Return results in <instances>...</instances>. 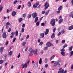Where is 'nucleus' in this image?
<instances>
[{
  "mask_svg": "<svg viewBox=\"0 0 73 73\" xmlns=\"http://www.w3.org/2000/svg\"><path fill=\"white\" fill-rule=\"evenodd\" d=\"M20 8H21V6L20 5H19L17 8L18 9H20Z\"/></svg>",
  "mask_w": 73,
  "mask_h": 73,
  "instance_id": "obj_54",
  "label": "nucleus"
},
{
  "mask_svg": "<svg viewBox=\"0 0 73 73\" xmlns=\"http://www.w3.org/2000/svg\"><path fill=\"white\" fill-rule=\"evenodd\" d=\"M32 17L33 19H35L37 17V13L36 12L33 13L32 15Z\"/></svg>",
  "mask_w": 73,
  "mask_h": 73,
  "instance_id": "obj_5",
  "label": "nucleus"
},
{
  "mask_svg": "<svg viewBox=\"0 0 73 73\" xmlns=\"http://www.w3.org/2000/svg\"><path fill=\"white\" fill-rule=\"evenodd\" d=\"M65 40H62V43H65Z\"/></svg>",
  "mask_w": 73,
  "mask_h": 73,
  "instance_id": "obj_48",
  "label": "nucleus"
},
{
  "mask_svg": "<svg viewBox=\"0 0 73 73\" xmlns=\"http://www.w3.org/2000/svg\"><path fill=\"white\" fill-rule=\"evenodd\" d=\"M40 41H41L40 39L39 38H38V42H40Z\"/></svg>",
  "mask_w": 73,
  "mask_h": 73,
  "instance_id": "obj_51",
  "label": "nucleus"
},
{
  "mask_svg": "<svg viewBox=\"0 0 73 73\" xmlns=\"http://www.w3.org/2000/svg\"><path fill=\"white\" fill-rule=\"evenodd\" d=\"M36 26H38L39 25V24H40V21L38 22H37L36 23Z\"/></svg>",
  "mask_w": 73,
  "mask_h": 73,
  "instance_id": "obj_36",
  "label": "nucleus"
},
{
  "mask_svg": "<svg viewBox=\"0 0 73 73\" xmlns=\"http://www.w3.org/2000/svg\"><path fill=\"white\" fill-rule=\"evenodd\" d=\"M25 27V24L24 23L23 25H22V27L23 28H24Z\"/></svg>",
  "mask_w": 73,
  "mask_h": 73,
  "instance_id": "obj_59",
  "label": "nucleus"
},
{
  "mask_svg": "<svg viewBox=\"0 0 73 73\" xmlns=\"http://www.w3.org/2000/svg\"><path fill=\"white\" fill-rule=\"evenodd\" d=\"M2 36L4 38H6V37H7V34H6V33H3L2 35Z\"/></svg>",
  "mask_w": 73,
  "mask_h": 73,
  "instance_id": "obj_8",
  "label": "nucleus"
},
{
  "mask_svg": "<svg viewBox=\"0 0 73 73\" xmlns=\"http://www.w3.org/2000/svg\"><path fill=\"white\" fill-rule=\"evenodd\" d=\"M25 44H26V42H23L22 43V46H24L25 45Z\"/></svg>",
  "mask_w": 73,
  "mask_h": 73,
  "instance_id": "obj_29",
  "label": "nucleus"
},
{
  "mask_svg": "<svg viewBox=\"0 0 73 73\" xmlns=\"http://www.w3.org/2000/svg\"><path fill=\"white\" fill-rule=\"evenodd\" d=\"M34 52V54H36V55H37L38 54H37V52Z\"/></svg>",
  "mask_w": 73,
  "mask_h": 73,
  "instance_id": "obj_64",
  "label": "nucleus"
},
{
  "mask_svg": "<svg viewBox=\"0 0 73 73\" xmlns=\"http://www.w3.org/2000/svg\"><path fill=\"white\" fill-rule=\"evenodd\" d=\"M70 57H71L72 55L73 54V51H72L70 52Z\"/></svg>",
  "mask_w": 73,
  "mask_h": 73,
  "instance_id": "obj_41",
  "label": "nucleus"
},
{
  "mask_svg": "<svg viewBox=\"0 0 73 73\" xmlns=\"http://www.w3.org/2000/svg\"><path fill=\"white\" fill-rule=\"evenodd\" d=\"M40 53H41V54H43V53H44V51L42 50L41 51H40Z\"/></svg>",
  "mask_w": 73,
  "mask_h": 73,
  "instance_id": "obj_61",
  "label": "nucleus"
},
{
  "mask_svg": "<svg viewBox=\"0 0 73 73\" xmlns=\"http://www.w3.org/2000/svg\"><path fill=\"white\" fill-rule=\"evenodd\" d=\"M8 40H7L6 42L5 43V44L6 45H8Z\"/></svg>",
  "mask_w": 73,
  "mask_h": 73,
  "instance_id": "obj_47",
  "label": "nucleus"
},
{
  "mask_svg": "<svg viewBox=\"0 0 73 73\" xmlns=\"http://www.w3.org/2000/svg\"><path fill=\"white\" fill-rule=\"evenodd\" d=\"M48 49V47H45L44 48V50H47Z\"/></svg>",
  "mask_w": 73,
  "mask_h": 73,
  "instance_id": "obj_43",
  "label": "nucleus"
},
{
  "mask_svg": "<svg viewBox=\"0 0 73 73\" xmlns=\"http://www.w3.org/2000/svg\"><path fill=\"white\" fill-rule=\"evenodd\" d=\"M41 26H42L43 27H45V25L44 23H41Z\"/></svg>",
  "mask_w": 73,
  "mask_h": 73,
  "instance_id": "obj_39",
  "label": "nucleus"
},
{
  "mask_svg": "<svg viewBox=\"0 0 73 73\" xmlns=\"http://www.w3.org/2000/svg\"><path fill=\"white\" fill-rule=\"evenodd\" d=\"M48 65L47 64H45V67L46 68L47 67H48Z\"/></svg>",
  "mask_w": 73,
  "mask_h": 73,
  "instance_id": "obj_60",
  "label": "nucleus"
},
{
  "mask_svg": "<svg viewBox=\"0 0 73 73\" xmlns=\"http://www.w3.org/2000/svg\"><path fill=\"white\" fill-rule=\"evenodd\" d=\"M4 57H5V58H7V55L6 54H5L4 55Z\"/></svg>",
  "mask_w": 73,
  "mask_h": 73,
  "instance_id": "obj_56",
  "label": "nucleus"
},
{
  "mask_svg": "<svg viewBox=\"0 0 73 73\" xmlns=\"http://www.w3.org/2000/svg\"><path fill=\"white\" fill-rule=\"evenodd\" d=\"M20 53L17 56L18 58H20Z\"/></svg>",
  "mask_w": 73,
  "mask_h": 73,
  "instance_id": "obj_63",
  "label": "nucleus"
},
{
  "mask_svg": "<svg viewBox=\"0 0 73 73\" xmlns=\"http://www.w3.org/2000/svg\"><path fill=\"white\" fill-rule=\"evenodd\" d=\"M60 53L63 56H65V52H61Z\"/></svg>",
  "mask_w": 73,
  "mask_h": 73,
  "instance_id": "obj_15",
  "label": "nucleus"
},
{
  "mask_svg": "<svg viewBox=\"0 0 73 73\" xmlns=\"http://www.w3.org/2000/svg\"><path fill=\"white\" fill-rule=\"evenodd\" d=\"M38 5H39V2L36 3V4L33 5V8H37Z\"/></svg>",
  "mask_w": 73,
  "mask_h": 73,
  "instance_id": "obj_6",
  "label": "nucleus"
},
{
  "mask_svg": "<svg viewBox=\"0 0 73 73\" xmlns=\"http://www.w3.org/2000/svg\"><path fill=\"white\" fill-rule=\"evenodd\" d=\"M56 27H55L54 29H53V33H54V32H55V31H56Z\"/></svg>",
  "mask_w": 73,
  "mask_h": 73,
  "instance_id": "obj_50",
  "label": "nucleus"
},
{
  "mask_svg": "<svg viewBox=\"0 0 73 73\" xmlns=\"http://www.w3.org/2000/svg\"><path fill=\"white\" fill-rule=\"evenodd\" d=\"M16 15V12L15 11H13L12 13V16L13 17Z\"/></svg>",
  "mask_w": 73,
  "mask_h": 73,
  "instance_id": "obj_16",
  "label": "nucleus"
},
{
  "mask_svg": "<svg viewBox=\"0 0 73 73\" xmlns=\"http://www.w3.org/2000/svg\"><path fill=\"white\" fill-rule=\"evenodd\" d=\"M50 24L52 25V26H54L55 25V24H56L55 19H51L50 22Z\"/></svg>",
  "mask_w": 73,
  "mask_h": 73,
  "instance_id": "obj_1",
  "label": "nucleus"
},
{
  "mask_svg": "<svg viewBox=\"0 0 73 73\" xmlns=\"http://www.w3.org/2000/svg\"><path fill=\"white\" fill-rule=\"evenodd\" d=\"M32 16V15H29L28 17H27V18L28 19H30L31 17Z\"/></svg>",
  "mask_w": 73,
  "mask_h": 73,
  "instance_id": "obj_44",
  "label": "nucleus"
},
{
  "mask_svg": "<svg viewBox=\"0 0 73 73\" xmlns=\"http://www.w3.org/2000/svg\"><path fill=\"white\" fill-rule=\"evenodd\" d=\"M12 51H11L10 52H9L8 54L9 56H11V55H12Z\"/></svg>",
  "mask_w": 73,
  "mask_h": 73,
  "instance_id": "obj_27",
  "label": "nucleus"
},
{
  "mask_svg": "<svg viewBox=\"0 0 73 73\" xmlns=\"http://www.w3.org/2000/svg\"><path fill=\"white\" fill-rule=\"evenodd\" d=\"M33 55V54L32 52H30L29 54V56H32Z\"/></svg>",
  "mask_w": 73,
  "mask_h": 73,
  "instance_id": "obj_32",
  "label": "nucleus"
},
{
  "mask_svg": "<svg viewBox=\"0 0 73 73\" xmlns=\"http://www.w3.org/2000/svg\"><path fill=\"white\" fill-rule=\"evenodd\" d=\"M49 32V29H47L46 30V31L45 32V35H47V34H48Z\"/></svg>",
  "mask_w": 73,
  "mask_h": 73,
  "instance_id": "obj_11",
  "label": "nucleus"
},
{
  "mask_svg": "<svg viewBox=\"0 0 73 73\" xmlns=\"http://www.w3.org/2000/svg\"><path fill=\"white\" fill-rule=\"evenodd\" d=\"M58 65V66H60V62H58L57 63H55L54 64V66H56Z\"/></svg>",
  "mask_w": 73,
  "mask_h": 73,
  "instance_id": "obj_4",
  "label": "nucleus"
},
{
  "mask_svg": "<svg viewBox=\"0 0 73 73\" xmlns=\"http://www.w3.org/2000/svg\"><path fill=\"white\" fill-rule=\"evenodd\" d=\"M18 1L17 0H15L14 1V2H13V4L15 5L17 3V2Z\"/></svg>",
  "mask_w": 73,
  "mask_h": 73,
  "instance_id": "obj_35",
  "label": "nucleus"
},
{
  "mask_svg": "<svg viewBox=\"0 0 73 73\" xmlns=\"http://www.w3.org/2000/svg\"><path fill=\"white\" fill-rule=\"evenodd\" d=\"M47 62H48V59L46 58L45 59V61H44L45 63H47Z\"/></svg>",
  "mask_w": 73,
  "mask_h": 73,
  "instance_id": "obj_38",
  "label": "nucleus"
},
{
  "mask_svg": "<svg viewBox=\"0 0 73 73\" xmlns=\"http://www.w3.org/2000/svg\"><path fill=\"white\" fill-rule=\"evenodd\" d=\"M64 21V20L62 19H61L59 20L58 23L59 24H61L62 21Z\"/></svg>",
  "mask_w": 73,
  "mask_h": 73,
  "instance_id": "obj_14",
  "label": "nucleus"
},
{
  "mask_svg": "<svg viewBox=\"0 0 73 73\" xmlns=\"http://www.w3.org/2000/svg\"><path fill=\"white\" fill-rule=\"evenodd\" d=\"M8 25H10V23L9 22H7L6 24V28H8Z\"/></svg>",
  "mask_w": 73,
  "mask_h": 73,
  "instance_id": "obj_17",
  "label": "nucleus"
},
{
  "mask_svg": "<svg viewBox=\"0 0 73 73\" xmlns=\"http://www.w3.org/2000/svg\"><path fill=\"white\" fill-rule=\"evenodd\" d=\"M16 38H14L13 39V42H15V41H16Z\"/></svg>",
  "mask_w": 73,
  "mask_h": 73,
  "instance_id": "obj_52",
  "label": "nucleus"
},
{
  "mask_svg": "<svg viewBox=\"0 0 73 73\" xmlns=\"http://www.w3.org/2000/svg\"><path fill=\"white\" fill-rule=\"evenodd\" d=\"M18 35V31L16 30L15 32V36H17Z\"/></svg>",
  "mask_w": 73,
  "mask_h": 73,
  "instance_id": "obj_33",
  "label": "nucleus"
},
{
  "mask_svg": "<svg viewBox=\"0 0 73 73\" xmlns=\"http://www.w3.org/2000/svg\"><path fill=\"white\" fill-rule=\"evenodd\" d=\"M62 8V6H61L58 7V10L59 11H60V10H61Z\"/></svg>",
  "mask_w": 73,
  "mask_h": 73,
  "instance_id": "obj_24",
  "label": "nucleus"
},
{
  "mask_svg": "<svg viewBox=\"0 0 73 73\" xmlns=\"http://www.w3.org/2000/svg\"><path fill=\"white\" fill-rule=\"evenodd\" d=\"M19 23H21L23 21V18H20L19 19Z\"/></svg>",
  "mask_w": 73,
  "mask_h": 73,
  "instance_id": "obj_22",
  "label": "nucleus"
},
{
  "mask_svg": "<svg viewBox=\"0 0 73 73\" xmlns=\"http://www.w3.org/2000/svg\"><path fill=\"white\" fill-rule=\"evenodd\" d=\"M11 34V35H13V36H14L15 35V33L14 32H12Z\"/></svg>",
  "mask_w": 73,
  "mask_h": 73,
  "instance_id": "obj_42",
  "label": "nucleus"
},
{
  "mask_svg": "<svg viewBox=\"0 0 73 73\" xmlns=\"http://www.w3.org/2000/svg\"><path fill=\"white\" fill-rule=\"evenodd\" d=\"M11 31V28L9 29L8 30V32H10Z\"/></svg>",
  "mask_w": 73,
  "mask_h": 73,
  "instance_id": "obj_55",
  "label": "nucleus"
},
{
  "mask_svg": "<svg viewBox=\"0 0 73 73\" xmlns=\"http://www.w3.org/2000/svg\"><path fill=\"white\" fill-rule=\"evenodd\" d=\"M73 29V25L70 26L68 28V30H72Z\"/></svg>",
  "mask_w": 73,
  "mask_h": 73,
  "instance_id": "obj_18",
  "label": "nucleus"
},
{
  "mask_svg": "<svg viewBox=\"0 0 73 73\" xmlns=\"http://www.w3.org/2000/svg\"><path fill=\"white\" fill-rule=\"evenodd\" d=\"M40 36H41L40 37V38H41L42 37V38H44V33H40Z\"/></svg>",
  "mask_w": 73,
  "mask_h": 73,
  "instance_id": "obj_10",
  "label": "nucleus"
},
{
  "mask_svg": "<svg viewBox=\"0 0 73 73\" xmlns=\"http://www.w3.org/2000/svg\"><path fill=\"white\" fill-rule=\"evenodd\" d=\"M24 32V29L22 28L21 31V33H23Z\"/></svg>",
  "mask_w": 73,
  "mask_h": 73,
  "instance_id": "obj_34",
  "label": "nucleus"
},
{
  "mask_svg": "<svg viewBox=\"0 0 73 73\" xmlns=\"http://www.w3.org/2000/svg\"><path fill=\"white\" fill-rule=\"evenodd\" d=\"M66 46H68V44H65L63 46L64 48H66Z\"/></svg>",
  "mask_w": 73,
  "mask_h": 73,
  "instance_id": "obj_40",
  "label": "nucleus"
},
{
  "mask_svg": "<svg viewBox=\"0 0 73 73\" xmlns=\"http://www.w3.org/2000/svg\"><path fill=\"white\" fill-rule=\"evenodd\" d=\"M41 6V5H39L38 6V7H37V8H38L39 9H40V8Z\"/></svg>",
  "mask_w": 73,
  "mask_h": 73,
  "instance_id": "obj_57",
  "label": "nucleus"
},
{
  "mask_svg": "<svg viewBox=\"0 0 73 73\" xmlns=\"http://www.w3.org/2000/svg\"><path fill=\"white\" fill-rule=\"evenodd\" d=\"M64 69H62V68H60L59 70V71L58 72V73H66V72H67V71L66 70L64 72Z\"/></svg>",
  "mask_w": 73,
  "mask_h": 73,
  "instance_id": "obj_2",
  "label": "nucleus"
},
{
  "mask_svg": "<svg viewBox=\"0 0 73 73\" xmlns=\"http://www.w3.org/2000/svg\"><path fill=\"white\" fill-rule=\"evenodd\" d=\"M72 49H73V46H72L70 47L69 48V50L70 51H72Z\"/></svg>",
  "mask_w": 73,
  "mask_h": 73,
  "instance_id": "obj_19",
  "label": "nucleus"
},
{
  "mask_svg": "<svg viewBox=\"0 0 73 73\" xmlns=\"http://www.w3.org/2000/svg\"><path fill=\"white\" fill-rule=\"evenodd\" d=\"M61 32H59L58 33V36H60V35H61Z\"/></svg>",
  "mask_w": 73,
  "mask_h": 73,
  "instance_id": "obj_58",
  "label": "nucleus"
},
{
  "mask_svg": "<svg viewBox=\"0 0 73 73\" xmlns=\"http://www.w3.org/2000/svg\"><path fill=\"white\" fill-rule=\"evenodd\" d=\"M49 11H50V10H48V11H47L45 13V15H48L49 14Z\"/></svg>",
  "mask_w": 73,
  "mask_h": 73,
  "instance_id": "obj_23",
  "label": "nucleus"
},
{
  "mask_svg": "<svg viewBox=\"0 0 73 73\" xmlns=\"http://www.w3.org/2000/svg\"><path fill=\"white\" fill-rule=\"evenodd\" d=\"M29 51L31 52H35V51L34 50L32 49V48H31L29 49Z\"/></svg>",
  "mask_w": 73,
  "mask_h": 73,
  "instance_id": "obj_13",
  "label": "nucleus"
},
{
  "mask_svg": "<svg viewBox=\"0 0 73 73\" xmlns=\"http://www.w3.org/2000/svg\"><path fill=\"white\" fill-rule=\"evenodd\" d=\"M65 30L63 29L61 31V32L63 34V33H65Z\"/></svg>",
  "mask_w": 73,
  "mask_h": 73,
  "instance_id": "obj_28",
  "label": "nucleus"
},
{
  "mask_svg": "<svg viewBox=\"0 0 73 73\" xmlns=\"http://www.w3.org/2000/svg\"><path fill=\"white\" fill-rule=\"evenodd\" d=\"M27 63H25L24 65H25V66L26 68H27V66H28L27 65Z\"/></svg>",
  "mask_w": 73,
  "mask_h": 73,
  "instance_id": "obj_37",
  "label": "nucleus"
},
{
  "mask_svg": "<svg viewBox=\"0 0 73 73\" xmlns=\"http://www.w3.org/2000/svg\"><path fill=\"white\" fill-rule=\"evenodd\" d=\"M69 16L70 17H72L73 18V12H71L70 13V14L69 15Z\"/></svg>",
  "mask_w": 73,
  "mask_h": 73,
  "instance_id": "obj_12",
  "label": "nucleus"
},
{
  "mask_svg": "<svg viewBox=\"0 0 73 73\" xmlns=\"http://www.w3.org/2000/svg\"><path fill=\"white\" fill-rule=\"evenodd\" d=\"M29 35H28L26 37L27 39H28V38H29Z\"/></svg>",
  "mask_w": 73,
  "mask_h": 73,
  "instance_id": "obj_62",
  "label": "nucleus"
},
{
  "mask_svg": "<svg viewBox=\"0 0 73 73\" xmlns=\"http://www.w3.org/2000/svg\"><path fill=\"white\" fill-rule=\"evenodd\" d=\"M42 62V59H41V58H40L39 62V63L40 64H41Z\"/></svg>",
  "mask_w": 73,
  "mask_h": 73,
  "instance_id": "obj_26",
  "label": "nucleus"
},
{
  "mask_svg": "<svg viewBox=\"0 0 73 73\" xmlns=\"http://www.w3.org/2000/svg\"><path fill=\"white\" fill-rule=\"evenodd\" d=\"M61 52H64V51H65V49H64V48H63L61 49Z\"/></svg>",
  "mask_w": 73,
  "mask_h": 73,
  "instance_id": "obj_49",
  "label": "nucleus"
},
{
  "mask_svg": "<svg viewBox=\"0 0 73 73\" xmlns=\"http://www.w3.org/2000/svg\"><path fill=\"white\" fill-rule=\"evenodd\" d=\"M47 4H48V2H46V3L44 5V6H45V7L44 8V9L45 10H46L47 8H48V7H49V4L47 5ZM46 5H47V6H46Z\"/></svg>",
  "mask_w": 73,
  "mask_h": 73,
  "instance_id": "obj_3",
  "label": "nucleus"
},
{
  "mask_svg": "<svg viewBox=\"0 0 73 73\" xmlns=\"http://www.w3.org/2000/svg\"><path fill=\"white\" fill-rule=\"evenodd\" d=\"M28 7H31V2H28Z\"/></svg>",
  "mask_w": 73,
  "mask_h": 73,
  "instance_id": "obj_25",
  "label": "nucleus"
},
{
  "mask_svg": "<svg viewBox=\"0 0 73 73\" xmlns=\"http://www.w3.org/2000/svg\"><path fill=\"white\" fill-rule=\"evenodd\" d=\"M38 17H37L35 18V22L36 23V22H37V21H38Z\"/></svg>",
  "mask_w": 73,
  "mask_h": 73,
  "instance_id": "obj_20",
  "label": "nucleus"
},
{
  "mask_svg": "<svg viewBox=\"0 0 73 73\" xmlns=\"http://www.w3.org/2000/svg\"><path fill=\"white\" fill-rule=\"evenodd\" d=\"M46 45L48 47H50V46H52V43L50 42H49L47 43Z\"/></svg>",
  "mask_w": 73,
  "mask_h": 73,
  "instance_id": "obj_7",
  "label": "nucleus"
},
{
  "mask_svg": "<svg viewBox=\"0 0 73 73\" xmlns=\"http://www.w3.org/2000/svg\"><path fill=\"white\" fill-rule=\"evenodd\" d=\"M4 49V48L3 47H1L0 49V52L1 54H3V50Z\"/></svg>",
  "mask_w": 73,
  "mask_h": 73,
  "instance_id": "obj_9",
  "label": "nucleus"
},
{
  "mask_svg": "<svg viewBox=\"0 0 73 73\" xmlns=\"http://www.w3.org/2000/svg\"><path fill=\"white\" fill-rule=\"evenodd\" d=\"M43 44V42H41L39 44V45L41 46Z\"/></svg>",
  "mask_w": 73,
  "mask_h": 73,
  "instance_id": "obj_45",
  "label": "nucleus"
},
{
  "mask_svg": "<svg viewBox=\"0 0 73 73\" xmlns=\"http://www.w3.org/2000/svg\"><path fill=\"white\" fill-rule=\"evenodd\" d=\"M23 17H24L25 18V17L27 16V14H26V13L23 14Z\"/></svg>",
  "mask_w": 73,
  "mask_h": 73,
  "instance_id": "obj_31",
  "label": "nucleus"
},
{
  "mask_svg": "<svg viewBox=\"0 0 73 73\" xmlns=\"http://www.w3.org/2000/svg\"><path fill=\"white\" fill-rule=\"evenodd\" d=\"M2 10H3V6H1V7H0V10L1 11H2Z\"/></svg>",
  "mask_w": 73,
  "mask_h": 73,
  "instance_id": "obj_53",
  "label": "nucleus"
},
{
  "mask_svg": "<svg viewBox=\"0 0 73 73\" xmlns=\"http://www.w3.org/2000/svg\"><path fill=\"white\" fill-rule=\"evenodd\" d=\"M55 35V34L54 33L52 34V35L51 36V37L52 38H54Z\"/></svg>",
  "mask_w": 73,
  "mask_h": 73,
  "instance_id": "obj_21",
  "label": "nucleus"
},
{
  "mask_svg": "<svg viewBox=\"0 0 73 73\" xmlns=\"http://www.w3.org/2000/svg\"><path fill=\"white\" fill-rule=\"evenodd\" d=\"M54 57H55V56L54 55H53L50 58V60H52V59H53L54 58Z\"/></svg>",
  "mask_w": 73,
  "mask_h": 73,
  "instance_id": "obj_30",
  "label": "nucleus"
},
{
  "mask_svg": "<svg viewBox=\"0 0 73 73\" xmlns=\"http://www.w3.org/2000/svg\"><path fill=\"white\" fill-rule=\"evenodd\" d=\"M3 62V60H1L0 61V64H2Z\"/></svg>",
  "mask_w": 73,
  "mask_h": 73,
  "instance_id": "obj_46",
  "label": "nucleus"
}]
</instances>
